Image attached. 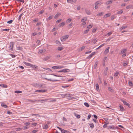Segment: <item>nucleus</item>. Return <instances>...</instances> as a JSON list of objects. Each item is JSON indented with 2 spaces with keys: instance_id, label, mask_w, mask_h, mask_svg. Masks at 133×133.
Returning <instances> with one entry per match:
<instances>
[{
  "instance_id": "1",
  "label": "nucleus",
  "mask_w": 133,
  "mask_h": 133,
  "mask_svg": "<svg viewBox=\"0 0 133 133\" xmlns=\"http://www.w3.org/2000/svg\"><path fill=\"white\" fill-rule=\"evenodd\" d=\"M65 67L63 66L62 65H57L53 66L52 67V68L54 69H62L64 68Z\"/></svg>"
},
{
  "instance_id": "2",
  "label": "nucleus",
  "mask_w": 133,
  "mask_h": 133,
  "mask_svg": "<svg viewBox=\"0 0 133 133\" xmlns=\"http://www.w3.org/2000/svg\"><path fill=\"white\" fill-rule=\"evenodd\" d=\"M69 37V36L68 35L64 36L61 38V40L62 41H65Z\"/></svg>"
},
{
  "instance_id": "3",
  "label": "nucleus",
  "mask_w": 133,
  "mask_h": 133,
  "mask_svg": "<svg viewBox=\"0 0 133 133\" xmlns=\"http://www.w3.org/2000/svg\"><path fill=\"white\" fill-rule=\"evenodd\" d=\"M70 71V70L69 69H65L58 71V72H62L64 73H66L69 72Z\"/></svg>"
},
{
  "instance_id": "4",
  "label": "nucleus",
  "mask_w": 133,
  "mask_h": 133,
  "mask_svg": "<svg viewBox=\"0 0 133 133\" xmlns=\"http://www.w3.org/2000/svg\"><path fill=\"white\" fill-rule=\"evenodd\" d=\"M46 50L44 49H42L39 50L38 52L39 54H40L42 53H44L46 52Z\"/></svg>"
},
{
  "instance_id": "5",
  "label": "nucleus",
  "mask_w": 133,
  "mask_h": 133,
  "mask_svg": "<svg viewBox=\"0 0 133 133\" xmlns=\"http://www.w3.org/2000/svg\"><path fill=\"white\" fill-rule=\"evenodd\" d=\"M10 47H9V50L11 51L13 50V46L14 45V43L13 42H10Z\"/></svg>"
},
{
  "instance_id": "6",
  "label": "nucleus",
  "mask_w": 133,
  "mask_h": 133,
  "mask_svg": "<svg viewBox=\"0 0 133 133\" xmlns=\"http://www.w3.org/2000/svg\"><path fill=\"white\" fill-rule=\"evenodd\" d=\"M121 101L123 103L124 105H126L129 108L131 107L130 105L128 103H127L126 101L123 100H121Z\"/></svg>"
},
{
  "instance_id": "7",
  "label": "nucleus",
  "mask_w": 133,
  "mask_h": 133,
  "mask_svg": "<svg viewBox=\"0 0 133 133\" xmlns=\"http://www.w3.org/2000/svg\"><path fill=\"white\" fill-rule=\"evenodd\" d=\"M44 79L48 81H50L52 82H55L58 81L57 79H48L46 78H45Z\"/></svg>"
},
{
  "instance_id": "8",
  "label": "nucleus",
  "mask_w": 133,
  "mask_h": 133,
  "mask_svg": "<svg viewBox=\"0 0 133 133\" xmlns=\"http://www.w3.org/2000/svg\"><path fill=\"white\" fill-rule=\"evenodd\" d=\"M24 63L26 65L28 66H30L31 67H33V66H34L33 65H32L30 63H27L25 62H24Z\"/></svg>"
},
{
  "instance_id": "9",
  "label": "nucleus",
  "mask_w": 133,
  "mask_h": 133,
  "mask_svg": "<svg viewBox=\"0 0 133 133\" xmlns=\"http://www.w3.org/2000/svg\"><path fill=\"white\" fill-rule=\"evenodd\" d=\"M46 91V90H37L35 91V92H45Z\"/></svg>"
},
{
  "instance_id": "10",
  "label": "nucleus",
  "mask_w": 133,
  "mask_h": 133,
  "mask_svg": "<svg viewBox=\"0 0 133 133\" xmlns=\"http://www.w3.org/2000/svg\"><path fill=\"white\" fill-rule=\"evenodd\" d=\"M43 129H46L48 128V125L46 124H44L43 125Z\"/></svg>"
},
{
  "instance_id": "11",
  "label": "nucleus",
  "mask_w": 133,
  "mask_h": 133,
  "mask_svg": "<svg viewBox=\"0 0 133 133\" xmlns=\"http://www.w3.org/2000/svg\"><path fill=\"white\" fill-rule=\"evenodd\" d=\"M87 18L86 17H83L81 20L82 22H86L85 21L87 20Z\"/></svg>"
},
{
  "instance_id": "12",
  "label": "nucleus",
  "mask_w": 133,
  "mask_h": 133,
  "mask_svg": "<svg viewBox=\"0 0 133 133\" xmlns=\"http://www.w3.org/2000/svg\"><path fill=\"white\" fill-rule=\"evenodd\" d=\"M103 3L100 1H98L96 2L95 3V5H98V4L101 5Z\"/></svg>"
},
{
  "instance_id": "13",
  "label": "nucleus",
  "mask_w": 133,
  "mask_h": 133,
  "mask_svg": "<svg viewBox=\"0 0 133 133\" xmlns=\"http://www.w3.org/2000/svg\"><path fill=\"white\" fill-rule=\"evenodd\" d=\"M67 1L68 3H72V2H75L76 0H67Z\"/></svg>"
},
{
  "instance_id": "14",
  "label": "nucleus",
  "mask_w": 133,
  "mask_h": 133,
  "mask_svg": "<svg viewBox=\"0 0 133 133\" xmlns=\"http://www.w3.org/2000/svg\"><path fill=\"white\" fill-rule=\"evenodd\" d=\"M61 15V13H58L56 14L54 17L55 19H56L58 17Z\"/></svg>"
},
{
  "instance_id": "15",
  "label": "nucleus",
  "mask_w": 133,
  "mask_h": 133,
  "mask_svg": "<svg viewBox=\"0 0 133 133\" xmlns=\"http://www.w3.org/2000/svg\"><path fill=\"white\" fill-rule=\"evenodd\" d=\"M109 49L110 47H108L106 48L105 50V51H104V53L105 54H107L109 52Z\"/></svg>"
},
{
  "instance_id": "16",
  "label": "nucleus",
  "mask_w": 133,
  "mask_h": 133,
  "mask_svg": "<svg viewBox=\"0 0 133 133\" xmlns=\"http://www.w3.org/2000/svg\"><path fill=\"white\" fill-rule=\"evenodd\" d=\"M111 15V14L110 13H108L107 14L105 15L104 16L105 18H107L108 17L110 16Z\"/></svg>"
},
{
  "instance_id": "17",
  "label": "nucleus",
  "mask_w": 133,
  "mask_h": 133,
  "mask_svg": "<svg viewBox=\"0 0 133 133\" xmlns=\"http://www.w3.org/2000/svg\"><path fill=\"white\" fill-rule=\"evenodd\" d=\"M39 86L40 88L42 87L43 88H45L46 87L44 84H40L39 85Z\"/></svg>"
},
{
  "instance_id": "18",
  "label": "nucleus",
  "mask_w": 133,
  "mask_h": 133,
  "mask_svg": "<svg viewBox=\"0 0 133 133\" xmlns=\"http://www.w3.org/2000/svg\"><path fill=\"white\" fill-rule=\"evenodd\" d=\"M120 109V110L121 111H124L125 109L121 105L119 106Z\"/></svg>"
},
{
  "instance_id": "19",
  "label": "nucleus",
  "mask_w": 133,
  "mask_h": 133,
  "mask_svg": "<svg viewBox=\"0 0 133 133\" xmlns=\"http://www.w3.org/2000/svg\"><path fill=\"white\" fill-rule=\"evenodd\" d=\"M108 128L110 129H115V128L113 125L109 127Z\"/></svg>"
},
{
  "instance_id": "20",
  "label": "nucleus",
  "mask_w": 133,
  "mask_h": 133,
  "mask_svg": "<svg viewBox=\"0 0 133 133\" xmlns=\"http://www.w3.org/2000/svg\"><path fill=\"white\" fill-rule=\"evenodd\" d=\"M72 21L71 18H69L66 21V23H70Z\"/></svg>"
},
{
  "instance_id": "21",
  "label": "nucleus",
  "mask_w": 133,
  "mask_h": 133,
  "mask_svg": "<svg viewBox=\"0 0 133 133\" xmlns=\"http://www.w3.org/2000/svg\"><path fill=\"white\" fill-rule=\"evenodd\" d=\"M65 23L64 22H62L59 24V25H58V26L59 27L63 26L65 25Z\"/></svg>"
},
{
  "instance_id": "22",
  "label": "nucleus",
  "mask_w": 133,
  "mask_h": 133,
  "mask_svg": "<svg viewBox=\"0 0 133 133\" xmlns=\"http://www.w3.org/2000/svg\"><path fill=\"white\" fill-rule=\"evenodd\" d=\"M85 11L87 14L88 15H90L91 14V12L90 10H85Z\"/></svg>"
},
{
  "instance_id": "23",
  "label": "nucleus",
  "mask_w": 133,
  "mask_h": 133,
  "mask_svg": "<svg viewBox=\"0 0 133 133\" xmlns=\"http://www.w3.org/2000/svg\"><path fill=\"white\" fill-rule=\"evenodd\" d=\"M108 70V68L107 67H106L104 71V74L105 75H107V71Z\"/></svg>"
},
{
  "instance_id": "24",
  "label": "nucleus",
  "mask_w": 133,
  "mask_h": 133,
  "mask_svg": "<svg viewBox=\"0 0 133 133\" xmlns=\"http://www.w3.org/2000/svg\"><path fill=\"white\" fill-rule=\"evenodd\" d=\"M0 86L3 87L4 88H6L7 87V85L3 84H0Z\"/></svg>"
},
{
  "instance_id": "25",
  "label": "nucleus",
  "mask_w": 133,
  "mask_h": 133,
  "mask_svg": "<svg viewBox=\"0 0 133 133\" xmlns=\"http://www.w3.org/2000/svg\"><path fill=\"white\" fill-rule=\"evenodd\" d=\"M53 16H50L49 17H48L46 19L47 21H49L50 20V19H51L53 18Z\"/></svg>"
},
{
  "instance_id": "26",
  "label": "nucleus",
  "mask_w": 133,
  "mask_h": 133,
  "mask_svg": "<svg viewBox=\"0 0 133 133\" xmlns=\"http://www.w3.org/2000/svg\"><path fill=\"white\" fill-rule=\"evenodd\" d=\"M127 51L126 49H123L121 51V54H122L123 53H125V52Z\"/></svg>"
},
{
  "instance_id": "27",
  "label": "nucleus",
  "mask_w": 133,
  "mask_h": 133,
  "mask_svg": "<svg viewBox=\"0 0 133 133\" xmlns=\"http://www.w3.org/2000/svg\"><path fill=\"white\" fill-rule=\"evenodd\" d=\"M69 95V94H61L60 95L63 97H65V96H68Z\"/></svg>"
},
{
  "instance_id": "28",
  "label": "nucleus",
  "mask_w": 133,
  "mask_h": 133,
  "mask_svg": "<svg viewBox=\"0 0 133 133\" xmlns=\"http://www.w3.org/2000/svg\"><path fill=\"white\" fill-rule=\"evenodd\" d=\"M56 44H58L59 46H61V43L58 41H56Z\"/></svg>"
},
{
  "instance_id": "29",
  "label": "nucleus",
  "mask_w": 133,
  "mask_h": 133,
  "mask_svg": "<svg viewBox=\"0 0 133 133\" xmlns=\"http://www.w3.org/2000/svg\"><path fill=\"white\" fill-rule=\"evenodd\" d=\"M89 125L90 126V127L91 128H94V124L92 123H90L89 124Z\"/></svg>"
},
{
  "instance_id": "30",
  "label": "nucleus",
  "mask_w": 133,
  "mask_h": 133,
  "mask_svg": "<svg viewBox=\"0 0 133 133\" xmlns=\"http://www.w3.org/2000/svg\"><path fill=\"white\" fill-rule=\"evenodd\" d=\"M61 132L62 133H68V131H67L64 129H62Z\"/></svg>"
},
{
  "instance_id": "31",
  "label": "nucleus",
  "mask_w": 133,
  "mask_h": 133,
  "mask_svg": "<svg viewBox=\"0 0 133 133\" xmlns=\"http://www.w3.org/2000/svg\"><path fill=\"white\" fill-rule=\"evenodd\" d=\"M64 48L62 47H59L58 48L57 50L59 51H61L63 50Z\"/></svg>"
},
{
  "instance_id": "32",
  "label": "nucleus",
  "mask_w": 133,
  "mask_h": 133,
  "mask_svg": "<svg viewBox=\"0 0 133 133\" xmlns=\"http://www.w3.org/2000/svg\"><path fill=\"white\" fill-rule=\"evenodd\" d=\"M1 105L2 107H3L5 108H7L8 107L6 105L4 104L3 103H2L1 104Z\"/></svg>"
},
{
  "instance_id": "33",
  "label": "nucleus",
  "mask_w": 133,
  "mask_h": 133,
  "mask_svg": "<svg viewBox=\"0 0 133 133\" xmlns=\"http://www.w3.org/2000/svg\"><path fill=\"white\" fill-rule=\"evenodd\" d=\"M52 99L51 98H50V99L48 98V99H43L42 100H41V101H45V102H46L48 100L50 99Z\"/></svg>"
},
{
  "instance_id": "34",
  "label": "nucleus",
  "mask_w": 133,
  "mask_h": 133,
  "mask_svg": "<svg viewBox=\"0 0 133 133\" xmlns=\"http://www.w3.org/2000/svg\"><path fill=\"white\" fill-rule=\"evenodd\" d=\"M112 3V2L111 1H109L107 2L106 3L107 4H111Z\"/></svg>"
},
{
  "instance_id": "35",
  "label": "nucleus",
  "mask_w": 133,
  "mask_h": 133,
  "mask_svg": "<svg viewBox=\"0 0 133 133\" xmlns=\"http://www.w3.org/2000/svg\"><path fill=\"white\" fill-rule=\"evenodd\" d=\"M85 48V47L84 46H83L82 47H81L79 49V51H82Z\"/></svg>"
},
{
  "instance_id": "36",
  "label": "nucleus",
  "mask_w": 133,
  "mask_h": 133,
  "mask_svg": "<svg viewBox=\"0 0 133 133\" xmlns=\"http://www.w3.org/2000/svg\"><path fill=\"white\" fill-rule=\"evenodd\" d=\"M14 92L15 93H16L17 94H19V93H22V91H21L16 90V91H15Z\"/></svg>"
},
{
  "instance_id": "37",
  "label": "nucleus",
  "mask_w": 133,
  "mask_h": 133,
  "mask_svg": "<svg viewBox=\"0 0 133 133\" xmlns=\"http://www.w3.org/2000/svg\"><path fill=\"white\" fill-rule=\"evenodd\" d=\"M96 88L97 91H98L99 90V85L98 84H97L96 85Z\"/></svg>"
},
{
  "instance_id": "38",
  "label": "nucleus",
  "mask_w": 133,
  "mask_h": 133,
  "mask_svg": "<svg viewBox=\"0 0 133 133\" xmlns=\"http://www.w3.org/2000/svg\"><path fill=\"white\" fill-rule=\"evenodd\" d=\"M119 72L118 71H116L115 73L114 76L116 77L118 76L119 75Z\"/></svg>"
},
{
  "instance_id": "39",
  "label": "nucleus",
  "mask_w": 133,
  "mask_h": 133,
  "mask_svg": "<svg viewBox=\"0 0 133 133\" xmlns=\"http://www.w3.org/2000/svg\"><path fill=\"white\" fill-rule=\"evenodd\" d=\"M43 69H44V70H48V71H51V70L50 69V68H43Z\"/></svg>"
},
{
  "instance_id": "40",
  "label": "nucleus",
  "mask_w": 133,
  "mask_h": 133,
  "mask_svg": "<svg viewBox=\"0 0 133 133\" xmlns=\"http://www.w3.org/2000/svg\"><path fill=\"white\" fill-rule=\"evenodd\" d=\"M84 105L87 107H89V105L88 103L86 102H85L84 103Z\"/></svg>"
},
{
  "instance_id": "41",
  "label": "nucleus",
  "mask_w": 133,
  "mask_h": 133,
  "mask_svg": "<svg viewBox=\"0 0 133 133\" xmlns=\"http://www.w3.org/2000/svg\"><path fill=\"white\" fill-rule=\"evenodd\" d=\"M103 13L102 12H100V13H99L98 14H97V16H101L102 15H103Z\"/></svg>"
},
{
  "instance_id": "42",
  "label": "nucleus",
  "mask_w": 133,
  "mask_h": 133,
  "mask_svg": "<svg viewBox=\"0 0 133 133\" xmlns=\"http://www.w3.org/2000/svg\"><path fill=\"white\" fill-rule=\"evenodd\" d=\"M105 45V44H103L101 45L100 46H99L96 49H98L102 47V46H103L104 45Z\"/></svg>"
},
{
  "instance_id": "43",
  "label": "nucleus",
  "mask_w": 133,
  "mask_h": 133,
  "mask_svg": "<svg viewBox=\"0 0 133 133\" xmlns=\"http://www.w3.org/2000/svg\"><path fill=\"white\" fill-rule=\"evenodd\" d=\"M72 23H71L68 26V27L69 28H71V26L72 25Z\"/></svg>"
},
{
  "instance_id": "44",
  "label": "nucleus",
  "mask_w": 133,
  "mask_h": 133,
  "mask_svg": "<svg viewBox=\"0 0 133 133\" xmlns=\"http://www.w3.org/2000/svg\"><path fill=\"white\" fill-rule=\"evenodd\" d=\"M23 128H18L16 129V131H20L23 129Z\"/></svg>"
},
{
  "instance_id": "45",
  "label": "nucleus",
  "mask_w": 133,
  "mask_h": 133,
  "mask_svg": "<svg viewBox=\"0 0 133 133\" xmlns=\"http://www.w3.org/2000/svg\"><path fill=\"white\" fill-rule=\"evenodd\" d=\"M129 85L130 86H131L133 85L132 83V82H131L130 81H129Z\"/></svg>"
},
{
  "instance_id": "46",
  "label": "nucleus",
  "mask_w": 133,
  "mask_h": 133,
  "mask_svg": "<svg viewBox=\"0 0 133 133\" xmlns=\"http://www.w3.org/2000/svg\"><path fill=\"white\" fill-rule=\"evenodd\" d=\"M34 115L35 116L39 117L40 116L38 114H32V116Z\"/></svg>"
},
{
  "instance_id": "47",
  "label": "nucleus",
  "mask_w": 133,
  "mask_h": 133,
  "mask_svg": "<svg viewBox=\"0 0 133 133\" xmlns=\"http://www.w3.org/2000/svg\"><path fill=\"white\" fill-rule=\"evenodd\" d=\"M123 10H120L118 11L117 13V14H121L123 13Z\"/></svg>"
},
{
  "instance_id": "48",
  "label": "nucleus",
  "mask_w": 133,
  "mask_h": 133,
  "mask_svg": "<svg viewBox=\"0 0 133 133\" xmlns=\"http://www.w3.org/2000/svg\"><path fill=\"white\" fill-rule=\"evenodd\" d=\"M89 31V29H87L84 31L83 34H87V32H88Z\"/></svg>"
},
{
  "instance_id": "49",
  "label": "nucleus",
  "mask_w": 133,
  "mask_h": 133,
  "mask_svg": "<svg viewBox=\"0 0 133 133\" xmlns=\"http://www.w3.org/2000/svg\"><path fill=\"white\" fill-rule=\"evenodd\" d=\"M92 26V25H91V24H90L88 25L87 26V28H89V29L91 28Z\"/></svg>"
},
{
  "instance_id": "50",
  "label": "nucleus",
  "mask_w": 133,
  "mask_h": 133,
  "mask_svg": "<svg viewBox=\"0 0 133 133\" xmlns=\"http://www.w3.org/2000/svg\"><path fill=\"white\" fill-rule=\"evenodd\" d=\"M22 48L20 46H19L17 48V50H22Z\"/></svg>"
},
{
  "instance_id": "51",
  "label": "nucleus",
  "mask_w": 133,
  "mask_h": 133,
  "mask_svg": "<svg viewBox=\"0 0 133 133\" xmlns=\"http://www.w3.org/2000/svg\"><path fill=\"white\" fill-rule=\"evenodd\" d=\"M13 22V20H10V21H8L7 22V23L9 24H11L12 23V22Z\"/></svg>"
},
{
  "instance_id": "52",
  "label": "nucleus",
  "mask_w": 133,
  "mask_h": 133,
  "mask_svg": "<svg viewBox=\"0 0 133 133\" xmlns=\"http://www.w3.org/2000/svg\"><path fill=\"white\" fill-rule=\"evenodd\" d=\"M61 20H62L61 19H60L59 20H58L56 21V23H59L60 22H61Z\"/></svg>"
},
{
  "instance_id": "53",
  "label": "nucleus",
  "mask_w": 133,
  "mask_h": 133,
  "mask_svg": "<svg viewBox=\"0 0 133 133\" xmlns=\"http://www.w3.org/2000/svg\"><path fill=\"white\" fill-rule=\"evenodd\" d=\"M9 29H2V31H9Z\"/></svg>"
},
{
  "instance_id": "54",
  "label": "nucleus",
  "mask_w": 133,
  "mask_h": 133,
  "mask_svg": "<svg viewBox=\"0 0 133 133\" xmlns=\"http://www.w3.org/2000/svg\"><path fill=\"white\" fill-rule=\"evenodd\" d=\"M109 123L108 122L107 123H105L104 124V125L103 126V127L104 128H105L107 127V124H108Z\"/></svg>"
},
{
  "instance_id": "55",
  "label": "nucleus",
  "mask_w": 133,
  "mask_h": 133,
  "mask_svg": "<svg viewBox=\"0 0 133 133\" xmlns=\"http://www.w3.org/2000/svg\"><path fill=\"white\" fill-rule=\"evenodd\" d=\"M70 86L69 85H65V86H62V87L63 88H67V87H69Z\"/></svg>"
},
{
  "instance_id": "56",
  "label": "nucleus",
  "mask_w": 133,
  "mask_h": 133,
  "mask_svg": "<svg viewBox=\"0 0 133 133\" xmlns=\"http://www.w3.org/2000/svg\"><path fill=\"white\" fill-rule=\"evenodd\" d=\"M38 21V19L37 18H36V19H35L33 21V22L35 23V22H36Z\"/></svg>"
},
{
  "instance_id": "57",
  "label": "nucleus",
  "mask_w": 133,
  "mask_h": 133,
  "mask_svg": "<svg viewBox=\"0 0 133 133\" xmlns=\"http://www.w3.org/2000/svg\"><path fill=\"white\" fill-rule=\"evenodd\" d=\"M75 115L76 117L78 118H80L81 117V116L79 115Z\"/></svg>"
},
{
  "instance_id": "58",
  "label": "nucleus",
  "mask_w": 133,
  "mask_h": 133,
  "mask_svg": "<svg viewBox=\"0 0 133 133\" xmlns=\"http://www.w3.org/2000/svg\"><path fill=\"white\" fill-rule=\"evenodd\" d=\"M96 42L97 41L96 39H93L92 41V42H93L94 44H95Z\"/></svg>"
},
{
  "instance_id": "59",
  "label": "nucleus",
  "mask_w": 133,
  "mask_h": 133,
  "mask_svg": "<svg viewBox=\"0 0 133 133\" xmlns=\"http://www.w3.org/2000/svg\"><path fill=\"white\" fill-rule=\"evenodd\" d=\"M92 55L91 54L90 55H89V56L87 57L88 58H90L92 56Z\"/></svg>"
},
{
  "instance_id": "60",
  "label": "nucleus",
  "mask_w": 133,
  "mask_h": 133,
  "mask_svg": "<svg viewBox=\"0 0 133 133\" xmlns=\"http://www.w3.org/2000/svg\"><path fill=\"white\" fill-rule=\"evenodd\" d=\"M91 115L90 114L88 116V118L87 119L88 120L91 117Z\"/></svg>"
},
{
  "instance_id": "61",
  "label": "nucleus",
  "mask_w": 133,
  "mask_h": 133,
  "mask_svg": "<svg viewBox=\"0 0 133 133\" xmlns=\"http://www.w3.org/2000/svg\"><path fill=\"white\" fill-rule=\"evenodd\" d=\"M10 55L12 58H14L16 56L15 55H13V54H10Z\"/></svg>"
},
{
  "instance_id": "62",
  "label": "nucleus",
  "mask_w": 133,
  "mask_h": 133,
  "mask_svg": "<svg viewBox=\"0 0 133 133\" xmlns=\"http://www.w3.org/2000/svg\"><path fill=\"white\" fill-rule=\"evenodd\" d=\"M131 8V6L130 5H128L126 6V8L127 9H130Z\"/></svg>"
},
{
  "instance_id": "63",
  "label": "nucleus",
  "mask_w": 133,
  "mask_h": 133,
  "mask_svg": "<svg viewBox=\"0 0 133 133\" xmlns=\"http://www.w3.org/2000/svg\"><path fill=\"white\" fill-rule=\"evenodd\" d=\"M37 131H38V130H33L32 131V133H36Z\"/></svg>"
},
{
  "instance_id": "64",
  "label": "nucleus",
  "mask_w": 133,
  "mask_h": 133,
  "mask_svg": "<svg viewBox=\"0 0 133 133\" xmlns=\"http://www.w3.org/2000/svg\"><path fill=\"white\" fill-rule=\"evenodd\" d=\"M37 35V33H36L35 32H34V33H32L31 34V35H32V36H35Z\"/></svg>"
}]
</instances>
